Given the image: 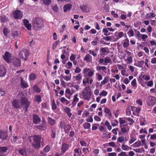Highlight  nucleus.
Instances as JSON below:
<instances>
[{"label": "nucleus", "mask_w": 156, "mask_h": 156, "mask_svg": "<svg viewBox=\"0 0 156 156\" xmlns=\"http://www.w3.org/2000/svg\"><path fill=\"white\" fill-rule=\"evenodd\" d=\"M155 16V15L153 13L151 12L146 14V16L147 18H153Z\"/></svg>", "instance_id": "a18cd8bd"}, {"label": "nucleus", "mask_w": 156, "mask_h": 156, "mask_svg": "<svg viewBox=\"0 0 156 156\" xmlns=\"http://www.w3.org/2000/svg\"><path fill=\"white\" fill-rule=\"evenodd\" d=\"M125 57H124V60L126 62H127L126 63L127 64H129L131 63L132 62V58L131 56H129L127 57V59H126Z\"/></svg>", "instance_id": "e433bc0d"}, {"label": "nucleus", "mask_w": 156, "mask_h": 156, "mask_svg": "<svg viewBox=\"0 0 156 156\" xmlns=\"http://www.w3.org/2000/svg\"><path fill=\"white\" fill-rule=\"evenodd\" d=\"M13 139L12 141L13 142H16L18 144H20L21 143V139L20 137H17L16 136H13Z\"/></svg>", "instance_id": "4be33fe9"}, {"label": "nucleus", "mask_w": 156, "mask_h": 156, "mask_svg": "<svg viewBox=\"0 0 156 156\" xmlns=\"http://www.w3.org/2000/svg\"><path fill=\"white\" fill-rule=\"evenodd\" d=\"M92 94V92L89 87H86L84 88L81 93L83 98L87 101H90Z\"/></svg>", "instance_id": "f03ea898"}, {"label": "nucleus", "mask_w": 156, "mask_h": 156, "mask_svg": "<svg viewBox=\"0 0 156 156\" xmlns=\"http://www.w3.org/2000/svg\"><path fill=\"white\" fill-rule=\"evenodd\" d=\"M30 55L29 51L25 49H22L19 53V58L25 61H26L28 59Z\"/></svg>", "instance_id": "39448f33"}, {"label": "nucleus", "mask_w": 156, "mask_h": 156, "mask_svg": "<svg viewBox=\"0 0 156 156\" xmlns=\"http://www.w3.org/2000/svg\"><path fill=\"white\" fill-rule=\"evenodd\" d=\"M34 123L37 124L39 123L41 121L40 118L37 115H34L33 116Z\"/></svg>", "instance_id": "a878e982"}, {"label": "nucleus", "mask_w": 156, "mask_h": 156, "mask_svg": "<svg viewBox=\"0 0 156 156\" xmlns=\"http://www.w3.org/2000/svg\"><path fill=\"white\" fill-rule=\"evenodd\" d=\"M127 34L129 37H133L134 35V32L132 29L130 30L127 32Z\"/></svg>", "instance_id": "3c124183"}, {"label": "nucleus", "mask_w": 156, "mask_h": 156, "mask_svg": "<svg viewBox=\"0 0 156 156\" xmlns=\"http://www.w3.org/2000/svg\"><path fill=\"white\" fill-rule=\"evenodd\" d=\"M154 84V82L152 80H151L147 82V85L148 87H151Z\"/></svg>", "instance_id": "5fc2aeb1"}, {"label": "nucleus", "mask_w": 156, "mask_h": 156, "mask_svg": "<svg viewBox=\"0 0 156 156\" xmlns=\"http://www.w3.org/2000/svg\"><path fill=\"white\" fill-rule=\"evenodd\" d=\"M98 43V38L97 37H96L95 41H93L91 42L92 45L93 46L96 45Z\"/></svg>", "instance_id": "052dcab7"}, {"label": "nucleus", "mask_w": 156, "mask_h": 156, "mask_svg": "<svg viewBox=\"0 0 156 156\" xmlns=\"http://www.w3.org/2000/svg\"><path fill=\"white\" fill-rule=\"evenodd\" d=\"M126 40L127 41V42H124L123 44V46L125 48L128 47L129 44V40L127 38H126Z\"/></svg>", "instance_id": "e2e57ef3"}, {"label": "nucleus", "mask_w": 156, "mask_h": 156, "mask_svg": "<svg viewBox=\"0 0 156 156\" xmlns=\"http://www.w3.org/2000/svg\"><path fill=\"white\" fill-rule=\"evenodd\" d=\"M146 101L147 104L149 106L153 105L156 102L155 98L151 96L148 97Z\"/></svg>", "instance_id": "6e6552de"}, {"label": "nucleus", "mask_w": 156, "mask_h": 156, "mask_svg": "<svg viewBox=\"0 0 156 156\" xmlns=\"http://www.w3.org/2000/svg\"><path fill=\"white\" fill-rule=\"evenodd\" d=\"M65 112L67 114L69 117H70L72 115V114L71 112V110L70 108L66 107L64 109Z\"/></svg>", "instance_id": "cd10ccee"}, {"label": "nucleus", "mask_w": 156, "mask_h": 156, "mask_svg": "<svg viewBox=\"0 0 156 156\" xmlns=\"http://www.w3.org/2000/svg\"><path fill=\"white\" fill-rule=\"evenodd\" d=\"M48 122L51 126L54 125L55 123V120L50 117L48 118Z\"/></svg>", "instance_id": "ea45409f"}, {"label": "nucleus", "mask_w": 156, "mask_h": 156, "mask_svg": "<svg viewBox=\"0 0 156 156\" xmlns=\"http://www.w3.org/2000/svg\"><path fill=\"white\" fill-rule=\"evenodd\" d=\"M60 101L62 103L65 105H67L70 103L69 101L64 97L60 99Z\"/></svg>", "instance_id": "f704fd0d"}, {"label": "nucleus", "mask_w": 156, "mask_h": 156, "mask_svg": "<svg viewBox=\"0 0 156 156\" xmlns=\"http://www.w3.org/2000/svg\"><path fill=\"white\" fill-rule=\"evenodd\" d=\"M68 85L71 84V86H70V87H74L76 90H79V89L80 87L79 85H74L73 83H68Z\"/></svg>", "instance_id": "864d4df0"}, {"label": "nucleus", "mask_w": 156, "mask_h": 156, "mask_svg": "<svg viewBox=\"0 0 156 156\" xmlns=\"http://www.w3.org/2000/svg\"><path fill=\"white\" fill-rule=\"evenodd\" d=\"M3 57L7 62L10 63L12 62V58H11V55L10 53L7 52H5Z\"/></svg>", "instance_id": "1a4fd4ad"}, {"label": "nucleus", "mask_w": 156, "mask_h": 156, "mask_svg": "<svg viewBox=\"0 0 156 156\" xmlns=\"http://www.w3.org/2000/svg\"><path fill=\"white\" fill-rule=\"evenodd\" d=\"M83 60L87 62H90L92 61V57L89 54H87L84 57Z\"/></svg>", "instance_id": "393cba45"}, {"label": "nucleus", "mask_w": 156, "mask_h": 156, "mask_svg": "<svg viewBox=\"0 0 156 156\" xmlns=\"http://www.w3.org/2000/svg\"><path fill=\"white\" fill-rule=\"evenodd\" d=\"M41 137L38 135H35L30 137L29 141L35 148H39L41 146Z\"/></svg>", "instance_id": "7ed1b4c3"}, {"label": "nucleus", "mask_w": 156, "mask_h": 156, "mask_svg": "<svg viewBox=\"0 0 156 156\" xmlns=\"http://www.w3.org/2000/svg\"><path fill=\"white\" fill-rule=\"evenodd\" d=\"M78 94H76L73 96V102H72V104L73 106H75L79 100V98H78Z\"/></svg>", "instance_id": "aec40b11"}, {"label": "nucleus", "mask_w": 156, "mask_h": 156, "mask_svg": "<svg viewBox=\"0 0 156 156\" xmlns=\"http://www.w3.org/2000/svg\"><path fill=\"white\" fill-rule=\"evenodd\" d=\"M108 28H103V32L104 33V35L105 36H107L110 34L109 33Z\"/></svg>", "instance_id": "603ef678"}, {"label": "nucleus", "mask_w": 156, "mask_h": 156, "mask_svg": "<svg viewBox=\"0 0 156 156\" xmlns=\"http://www.w3.org/2000/svg\"><path fill=\"white\" fill-rule=\"evenodd\" d=\"M105 112L110 117H111L112 114L111 112H110L109 109L107 107L105 108L104 110Z\"/></svg>", "instance_id": "79ce46f5"}, {"label": "nucleus", "mask_w": 156, "mask_h": 156, "mask_svg": "<svg viewBox=\"0 0 156 156\" xmlns=\"http://www.w3.org/2000/svg\"><path fill=\"white\" fill-rule=\"evenodd\" d=\"M115 33L117 34V35L118 36V37L116 39H115L114 41H116L119 38H121V37H123V32L122 31L117 32Z\"/></svg>", "instance_id": "49530a36"}, {"label": "nucleus", "mask_w": 156, "mask_h": 156, "mask_svg": "<svg viewBox=\"0 0 156 156\" xmlns=\"http://www.w3.org/2000/svg\"><path fill=\"white\" fill-rule=\"evenodd\" d=\"M141 145V141L138 140L134 143L132 146L133 148H136L139 147Z\"/></svg>", "instance_id": "72a5a7b5"}, {"label": "nucleus", "mask_w": 156, "mask_h": 156, "mask_svg": "<svg viewBox=\"0 0 156 156\" xmlns=\"http://www.w3.org/2000/svg\"><path fill=\"white\" fill-rule=\"evenodd\" d=\"M80 8L83 12L87 13L89 12L91 10L90 8L87 5L81 6Z\"/></svg>", "instance_id": "2eb2a0df"}, {"label": "nucleus", "mask_w": 156, "mask_h": 156, "mask_svg": "<svg viewBox=\"0 0 156 156\" xmlns=\"http://www.w3.org/2000/svg\"><path fill=\"white\" fill-rule=\"evenodd\" d=\"M100 55L103 56L104 57L105 55H107L109 52L108 48H101L100 49Z\"/></svg>", "instance_id": "dca6fc26"}, {"label": "nucleus", "mask_w": 156, "mask_h": 156, "mask_svg": "<svg viewBox=\"0 0 156 156\" xmlns=\"http://www.w3.org/2000/svg\"><path fill=\"white\" fill-rule=\"evenodd\" d=\"M37 127L41 130L42 131L45 130L47 128V125L45 120L43 119L42 121V123L40 125L37 126Z\"/></svg>", "instance_id": "9b49d317"}, {"label": "nucleus", "mask_w": 156, "mask_h": 156, "mask_svg": "<svg viewBox=\"0 0 156 156\" xmlns=\"http://www.w3.org/2000/svg\"><path fill=\"white\" fill-rule=\"evenodd\" d=\"M105 125L107 126L108 129L109 130H110L112 129L111 126L110 125L109 122L107 120H106L105 122Z\"/></svg>", "instance_id": "37998d69"}, {"label": "nucleus", "mask_w": 156, "mask_h": 156, "mask_svg": "<svg viewBox=\"0 0 156 156\" xmlns=\"http://www.w3.org/2000/svg\"><path fill=\"white\" fill-rule=\"evenodd\" d=\"M139 78L141 81H142L144 80L147 81L150 79V76L148 75H142L141 74Z\"/></svg>", "instance_id": "6ab92c4d"}, {"label": "nucleus", "mask_w": 156, "mask_h": 156, "mask_svg": "<svg viewBox=\"0 0 156 156\" xmlns=\"http://www.w3.org/2000/svg\"><path fill=\"white\" fill-rule=\"evenodd\" d=\"M88 83V77L84 78L83 80V84L84 86L85 87L87 85V83Z\"/></svg>", "instance_id": "680f3d73"}, {"label": "nucleus", "mask_w": 156, "mask_h": 156, "mask_svg": "<svg viewBox=\"0 0 156 156\" xmlns=\"http://www.w3.org/2000/svg\"><path fill=\"white\" fill-rule=\"evenodd\" d=\"M12 35L14 38H17L19 36V34L17 31H14L13 32Z\"/></svg>", "instance_id": "bf43d9fd"}, {"label": "nucleus", "mask_w": 156, "mask_h": 156, "mask_svg": "<svg viewBox=\"0 0 156 156\" xmlns=\"http://www.w3.org/2000/svg\"><path fill=\"white\" fill-rule=\"evenodd\" d=\"M8 148L5 147H0V153H4L7 151Z\"/></svg>", "instance_id": "8fccbe9b"}, {"label": "nucleus", "mask_w": 156, "mask_h": 156, "mask_svg": "<svg viewBox=\"0 0 156 156\" xmlns=\"http://www.w3.org/2000/svg\"><path fill=\"white\" fill-rule=\"evenodd\" d=\"M13 16L16 19H21L23 16V13L20 10H16L13 12Z\"/></svg>", "instance_id": "9d476101"}, {"label": "nucleus", "mask_w": 156, "mask_h": 156, "mask_svg": "<svg viewBox=\"0 0 156 156\" xmlns=\"http://www.w3.org/2000/svg\"><path fill=\"white\" fill-rule=\"evenodd\" d=\"M94 69L86 67L83 69L82 72L85 77L92 78L94 76Z\"/></svg>", "instance_id": "423d86ee"}, {"label": "nucleus", "mask_w": 156, "mask_h": 156, "mask_svg": "<svg viewBox=\"0 0 156 156\" xmlns=\"http://www.w3.org/2000/svg\"><path fill=\"white\" fill-rule=\"evenodd\" d=\"M121 127V131L123 133L127 134L129 133V128L128 126L127 123L125 126H120Z\"/></svg>", "instance_id": "f8f14e48"}, {"label": "nucleus", "mask_w": 156, "mask_h": 156, "mask_svg": "<svg viewBox=\"0 0 156 156\" xmlns=\"http://www.w3.org/2000/svg\"><path fill=\"white\" fill-rule=\"evenodd\" d=\"M118 122L116 119H115L111 122V124L113 126H115L118 125Z\"/></svg>", "instance_id": "4d7b16f0"}, {"label": "nucleus", "mask_w": 156, "mask_h": 156, "mask_svg": "<svg viewBox=\"0 0 156 156\" xmlns=\"http://www.w3.org/2000/svg\"><path fill=\"white\" fill-rule=\"evenodd\" d=\"M109 80V78L108 77H105L103 80L101 82L100 86V87H102L103 85H105L108 82Z\"/></svg>", "instance_id": "5701e85b"}, {"label": "nucleus", "mask_w": 156, "mask_h": 156, "mask_svg": "<svg viewBox=\"0 0 156 156\" xmlns=\"http://www.w3.org/2000/svg\"><path fill=\"white\" fill-rule=\"evenodd\" d=\"M83 126L85 129H90L91 125L90 123L86 122L83 124Z\"/></svg>", "instance_id": "a19ab883"}, {"label": "nucleus", "mask_w": 156, "mask_h": 156, "mask_svg": "<svg viewBox=\"0 0 156 156\" xmlns=\"http://www.w3.org/2000/svg\"><path fill=\"white\" fill-rule=\"evenodd\" d=\"M7 20V18L5 16H0V22H5Z\"/></svg>", "instance_id": "6e6d98bb"}, {"label": "nucleus", "mask_w": 156, "mask_h": 156, "mask_svg": "<svg viewBox=\"0 0 156 156\" xmlns=\"http://www.w3.org/2000/svg\"><path fill=\"white\" fill-rule=\"evenodd\" d=\"M60 77L62 78V79H64L66 81H70L71 78V74L64 76L61 74L60 76Z\"/></svg>", "instance_id": "b1692460"}, {"label": "nucleus", "mask_w": 156, "mask_h": 156, "mask_svg": "<svg viewBox=\"0 0 156 156\" xmlns=\"http://www.w3.org/2000/svg\"><path fill=\"white\" fill-rule=\"evenodd\" d=\"M73 78L77 81H80L82 79V76L81 74L79 73L76 76H74Z\"/></svg>", "instance_id": "58836bf2"}, {"label": "nucleus", "mask_w": 156, "mask_h": 156, "mask_svg": "<svg viewBox=\"0 0 156 156\" xmlns=\"http://www.w3.org/2000/svg\"><path fill=\"white\" fill-rule=\"evenodd\" d=\"M69 147V146L68 144L64 143L62 144V149L63 153H64L67 151Z\"/></svg>", "instance_id": "c756f323"}, {"label": "nucleus", "mask_w": 156, "mask_h": 156, "mask_svg": "<svg viewBox=\"0 0 156 156\" xmlns=\"http://www.w3.org/2000/svg\"><path fill=\"white\" fill-rule=\"evenodd\" d=\"M131 84L134 89H136L137 87L136 81L134 79L131 82Z\"/></svg>", "instance_id": "4c0bfd02"}, {"label": "nucleus", "mask_w": 156, "mask_h": 156, "mask_svg": "<svg viewBox=\"0 0 156 156\" xmlns=\"http://www.w3.org/2000/svg\"><path fill=\"white\" fill-rule=\"evenodd\" d=\"M74 151L75 154H77V155H80L82 154L81 150L79 148L75 149Z\"/></svg>", "instance_id": "c03bdc74"}, {"label": "nucleus", "mask_w": 156, "mask_h": 156, "mask_svg": "<svg viewBox=\"0 0 156 156\" xmlns=\"http://www.w3.org/2000/svg\"><path fill=\"white\" fill-rule=\"evenodd\" d=\"M108 94L107 92L104 90H103L102 92H101L99 94V95L101 96H105Z\"/></svg>", "instance_id": "338daca9"}, {"label": "nucleus", "mask_w": 156, "mask_h": 156, "mask_svg": "<svg viewBox=\"0 0 156 156\" xmlns=\"http://www.w3.org/2000/svg\"><path fill=\"white\" fill-rule=\"evenodd\" d=\"M72 5L71 3L67 4L64 5L63 7V11L66 12L69 11L72 8Z\"/></svg>", "instance_id": "f3484780"}, {"label": "nucleus", "mask_w": 156, "mask_h": 156, "mask_svg": "<svg viewBox=\"0 0 156 156\" xmlns=\"http://www.w3.org/2000/svg\"><path fill=\"white\" fill-rule=\"evenodd\" d=\"M99 124L94 123L92 125V129L93 130H95L98 128Z\"/></svg>", "instance_id": "69168bd1"}, {"label": "nucleus", "mask_w": 156, "mask_h": 156, "mask_svg": "<svg viewBox=\"0 0 156 156\" xmlns=\"http://www.w3.org/2000/svg\"><path fill=\"white\" fill-rule=\"evenodd\" d=\"M136 103L139 106H141L143 105L142 100L140 99H137L136 101Z\"/></svg>", "instance_id": "13d9d810"}, {"label": "nucleus", "mask_w": 156, "mask_h": 156, "mask_svg": "<svg viewBox=\"0 0 156 156\" xmlns=\"http://www.w3.org/2000/svg\"><path fill=\"white\" fill-rule=\"evenodd\" d=\"M23 23L26 27L28 30H30L31 29V25L29 23V21L26 19H24L23 20Z\"/></svg>", "instance_id": "412c9836"}, {"label": "nucleus", "mask_w": 156, "mask_h": 156, "mask_svg": "<svg viewBox=\"0 0 156 156\" xmlns=\"http://www.w3.org/2000/svg\"><path fill=\"white\" fill-rule=\"evenodd\" d=\"M35 98L36 101L38 103L41 102L42 101L41 97L39 95H35Z\"/></svg>", "instance_id": "09e8293b"}, {"label": "nucleus", "mask_w": 156, "mask_h": 156, "mask_svg": "<svg viewBox=\"0 0 156 156\" xmlns=\"http://www.w3.org/2000/svg\"><path fill=\"white\" fill-rule=\"evenodd\" d=\"M133 150L135 151V152L138 153H142V152H144V150L143 149H141L140 148H137L134 149H133Z\"/></svg>", "instance_id": "de8ad7c7"}, {"label": "nucleus", "mask_w": 156, "mask_h": 156, "mask_svg": "<svg viewBox=\"0 0 156 156\" xmlns=\"http://www.w3.org/2000/svg\"><path fill=\"white\" fill-rule=\"evenodd\" d=\"M132 110L133 111V114L137 116H139L141 108L139 107L133 106L132 107Z\"/></svg>", "instance_id": "ddd939ff"}, {"label": "nucleus", "mask_w": 156, "mask_h": 156, "mask_svg": "<svg viewBox=\"0 0 156 156\" xmlns=\"http://www.w3.org/2000/svg\"><path fill=\"white\" fill-rule=\"evenodd\" d=\"M121 73L122 75L123 76H127L129 75V74L126 73V71L125 69L121 70Z\"/></svg>", "instance_id": "774afa93"}, {"label": "nucleus", "mask_w": 156, "mask_h": 156, "mask_svg": "<svg viewBox=\"0 0 156 156\" xmlns=\"http://www.w3.org/2000/svg\"><path fill=\"white\" fill-rule=\"evenodd\" d=\"M21 83L20 84L21 87L23 88H27L28 87V83L23 80V78H21Z\"/></svg>", "instance_id": "2f4dec72"}, {"label": "nucleus", "mask_w": 156, "mask_h": 156, "mask_svg": "<svg viewBox=\"0 0 156 156\" xmlns=\"http://www.w3.org/2000/svg\"><path fill=\"white\" fill-rule=\"evenodd\" d=\"M21 94H22V93L20 92L18 94V96L19 98H21L22 101L14 100L12 102V105L15 108H21L25 106L27 109L30 105V103L28 101L26 98L20 97V96Z\"/></svg>", "instance_id": "f257e3e1"}, {"label": "nucleus", "mask_w": 156, "mask_h": 156, "mask_svg": "<svg viewBox=\"0 0 156 156\" xmlns=\"http://www.w3.org/2000/svg\"><path fill=\"white\" fill-rule=\"evenodd\" d=\"M19 153L23 156H27V150L26 148H24L19 151Z\"/></svg>", "instance_id": "7c9ffc66"}, {"label": "nucleus", "mask_w": 156, "mask_h": 156, "mask_svg": "<svg viewBox=\"0 0 156 156\" xmlns=\"http://www.w3.org/2000/svg\"><path fill=\"white\" fill-rule=\"evenodd\" d=\"M33 26L37 30L41 29L44 26V23L41 19L39 18H34L32 21Z\"/></svg>", "instance_id": "20e7f679"}, {"label": "nucleus", "mask_w": 156, "mask_h": 156, "mask_svg": "<svg viewBox=\"0 0 156 156\" xmlns=\"http://www.w3.org/2000/svg\"><path fill=\"white\" fill-rule=\"evenodd\" d=\"M32 88L34 91L36 93H39L41 91L40 88L39 87L36 85H35L33 86Z\"/></svg>", "instance_id": "473e14b6"}, {"label": "nucleus", "mask_w": 156, "mask_h": 156, "mask_svg": "<svg viewBox=\"0 0 156 156\" xmlns=\"http://www.w3.org/2000/svg\"><path fill=\"white\" fill-rule=\"evenodd\" d=\"M6 73L5 67L3 66H0V76L3 77L5 76Z\"/></svg>", "instance_id": "a211bd4d"}, {"label": "nucleus", "mask_w": 156, "mask_h": 156, "mask_svg": "<svg viewBox=\"0 0 156 156\" xmlns=\"http://www.w3.org/2000/svg\"><path fill=\"white\" fill-rule=\"evenodd\" d=\"M7 137V133L2 131H0V138L2 140H5L6 139Z\"/></svg>", "instance_id": "c85d7f7f"}, {"label": "nucleus", "mask_w": 156, "mask_h": 156, "mask_svg": "<svg viewBox=\"0 0 156 156\" xmlns=\"http://www.w3.org/2000/svg\"><path fill=\"white\" fill-rule=\"evenodd\" d=\"M36 76L35 74L31 73L29 76V80L30 81H33L35 80Z\"/></svg>", "instance_id": "c9c22d12"}, {"label": "nucleus", "mask_w": 156, "mask_h": 156, "mask_svg": "<svg viewBox=\"0 0 156 156\" xmlns=\"http://www.w3.org/2000/svg\"><path fill=\"white\" fill-rule=\"evenodd\" d=\"M14 65L17 67H20L21 64L20 60L16 57H14L12 58V62Z\"/></svg>", "instance_id": "4468645a"}, {"label": "nucleus", "mask_w": 156, "mask_h": 156, "mask_svg": "<svg viewBox=\"0 0 156 156\" xmlns=\"http://www.w3.org/2000/svg\"><path fill=\"white\" fill-rule=\"evenodd\" d=\"M96 75L97 77V79L98 81H100L102 79V76L101 74L97 73L96 74Z\"/></svg>", "instance_id": "0e129e2a"}, {"label": "nucleus", "mask_w": 156, "mask_h": 156, "mask_svg": "<svg viewBox=\"0 0 156 156\" xmlns=\"http://www.w3.org/2000/svg\"><path fill=\"white\" fill-rule=\"evenodd\" d=\"M111 59L108 56H107L104 58H101L99 59L98 62L100 64L107 65L108 63L111 62Z\"/></svg>", "instance_id": "0eeeda50"}, {"label": "nucleus", "mask_w": 156, "mask_h": 156, "mask_svg": "<svg viewBox=\"0 0 156 156\" xmlns=\"http://www.w3.org/2000/svg\"><path fill=\"white\" fill-rule=\"evenodd\" d=\"M121 148L122 150L125 151H128L129 150H131L132 149L131 147H129L124 144H122Z\"/></svg>", "instance_id": "bb28decb"}]
</instances>
